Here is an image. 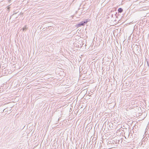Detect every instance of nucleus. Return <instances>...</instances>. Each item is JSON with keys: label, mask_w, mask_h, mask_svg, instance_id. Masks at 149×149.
Wrapping results in <instances>:
<instances>
[{"label": "nucleus", "mask_w": 149, "mask_h": 149, "mask_svg": "<svg viewBox=\"0 0 149 149\" xmlns=\"http://www.w3.org/2000/svg\"><path fill=\"white\" fill-rule=\"evenodd\" d=\"M41 27H42V26H41L40 27V30L41 29Z\"/></svg>", "instance_id": "nucleus-12"}, {"label": "nucleus", "mask_w": 149, "mask_h": 149, "mask_svg": "<svg viewBox=\"0 0 149 149\" xmlns=\"http://www.w3.org/2000/svg\"><path fill=\"white\" fill-rule=\"evenodd\" d=\"M39 27H40V26H38V28H39Z\"/></svg>", "instance_id": "nucleus-16"}, {"label": "nucleus", "mask_w": 149, "mask_h": 149, "mask_svg": "<svg viewBox=\"0 0 149 149\" xmlns=\"http://www.w3.org/2000/svg\"><path fill=\"white\" fill-rule=\"evenodd\" d=\"M6 110V109H5L3 110V111H6L7 110Z\"/></svg>", "instance_id": "nucleus-10"}, {"label": "nucleus", "mask_w": 149, "mask_h": 149, "mask_svg": "<svg viewBox=\"0 0 149 149\" xmlns=\"http://www.w3.org/2000/svg\"><path fill=\"white\" fill-rule=\"evenodd\" d=\"M26 26H27L26 25H25V26L22 28V30L23 31H24L26 30L27 29Z\"/></svg>", "instance_id": "nucleus-6"}, {"label": "nucleus", "mask_w": 149, "mask_h": 149, "mask_svg": "<svg viewBox=\"0 0 149 149\" xmlns=\"http://www.w3.org/2000/svg\"><path fill=\"white\" fill-rule=\"evenodd\" d=\"M50 47H52V46H50Z\"/></svg>", "instance_id": "nucleus-14"}, {"label": "nucleus", "mask_w": 149, "mask_h": 149, "mask_svg": "<svg viewBox=\"0 0 149 149\" xmlns=\"http://www.w3.org/2000/svg\"><path fill=\"white\" fill-rule=\"evenodd\" d=\"M148 37H149V34L148 35Z\"/></svg>", "instance_id": "nucleus-15"}, {"label": "nucleus", "mask_w": 149, "mask_h": 149, "mask_svg": "<svg viewBox=\"0 0 149 149\" xmlns=\"http://www.w3.org/2000/svg\"><path fill=\"white\" fill-rule=\"evenodd\" d=\"M51 29L52 30V27L51 26H48V28H46V31L48 32V31H50Z\"/></svg>", "instance_id": "nucleus-4"}, {"label": "nucleus", "mask_w": 149, "mask_h": 149, "mask_svg": "<svg viewBox=\"0 0 149 149\" xmlns=\"http://www.w3.org/2000/svg\"><path fill=\"white\" fill-rule=\"evenodd\" d=\"M42 30H43V31H46V29H45L44 28L42 29Z\"/></svg>", "instance_id": "nucleus-8"}, {"label": "nucleus", "mask_w": 149, "mask_h": 149, "mask_svg": "<svg viewBox=\"0 0 149 149\" xmlns=\"http://www.w3.org/2000/svg\"><path fill=\"white\" fill-rule=\"evenodd\" d=\"M79 46H80V45H78V47H79ZM80 47H81L80 46Z\"/></svg>", "instance_id": "nucleus-13"}, {"label": "nucleus", "mask_w": 149, "mask_h": 149, "mask_svg": "<svg viewBox=\"0 0 149 149\" xmlns=\"http://www.w3.org/2000/svg\"><path fill=\"white\" fill-rule=\"evenodd\" d=\"M118 13H121L123 11V9L122 8H119L118 9Z\"/></svg>", "instance_id": "nucleus-5"}, {"label": "nucleus", "mask_w": 149, "mask_h": 149, "mask_svg": "<svg viewBox=\"0 0 149 149\" xmlns=\"http://www.w3.org/2000/svg\"><path fill=\"white\" fill-rule=\"evenodd\" d=\"M117 140H112L111 141H109L108 143H109V144L111 143V144H117Z\"/></svg>", "instance_id": "nucleus-2"}, {"label": "nucleus", "mask_w": 149, "mask_h": 149, "mask_svg": "<svg viewBox=\"0 0 149 149\" xmlns=\"http://www.w3.org/2000/svg\"><path fill=\"white\" fill-rule=\"evenodd\" d=\"M53 50H54V49L53 48H52L51 49V50H50V51H52Z\"/></svg>", "instance_id": "nucleus-9"}, {"label": "nucleus", "mask_w": 149, "mask_h": 149, "mask_svg": "<svg viewBox=\"0 0 149 149\" xmlns=\"http://www.w3.org/2000/svg\"><path fill=\"white\" fill-rule=\"evenodd\" d=\"M17 13H13V14L12 15H14V14H15Z\"/></svg>", "instance_id": "nucleus-11"}, {"label": "nucleus", "mask_w": 149, "mask_h": 149, "mask_svg": "<svg viewBox=\"0 0 149 149\" xmlns=\"http://www.w3.org/2000/svg\"><path fill=\"white\" fill-rule=\"evenodd\" d=\"M90 19H85L84 21H83L85 25L87 24V23L90 21Z\"/></svg>", "instance_id": "nucleus-3"}, {"label": "nucleus", "mask_w": 149, "mask_h": 149, "mask_svg": "<svg viewBox=\"0 0 149 149\" xmlns=\"http://www.w3.org/2000/svg\"><path fill=\"white\" fill-rule=\"evenodd\" d=\"M118 142H119V140H118Z\"/></svg>", "instance_id": "nucleus-17"}, {"label": "nucleus", "mask_w": 149, "mask_h": 149, "mask_svg": "<svg viewBox=\"0 0 149 149\" xmlns=\"http://www.w3.org/2000/svg\"><path fill=\"white\" fill-rule=\"evenodd\" d=\"M146 61L147 64V65L149 67V60L148 59V60L147 59H146Z\"/></svg>", "instance_id": "nucleus-7"}, {"label": "nucleus", "mask_w": 149, "mask_h": 149, "mask_svg": "<svg viewBox=\"0 0 149 149\" xmlns=\"http://www.w3.org/2000/svg\"><path fill=\"white\" fill-rule=\"evenodd\" d=\"M85 25L83 21H82L77 24L75 25V26L77 28H78L82 26H84Z\"/></svg>", "instance_id": "nucleus-1"}]
</instances>
